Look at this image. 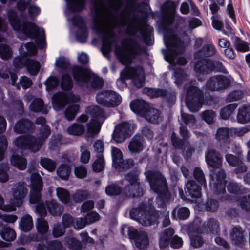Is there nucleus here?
<instances>
[{
    "label": "nucleus",
    "instance_id": "obj_1",
    "mask_svg": "<svg viewBox=\"0 0 250 250\" xmlns=\"http://www.w3.org/2000/svg\"><path fill=\"white\" fill-rule=\"evenodd\" d=\"M94 8L95 16L91 28L101 38L103 53L104 55H108L111 51L113 46L115 44V53L120 62L124 64L131 63L132 59L141 52L138 42L133 39L125 40L132 42L131 44L128 45L129 48L125 44V41L122 42L123 47L116 45L117 40L114 32L112 30L106 29L105 27L107 21L106 14L102 11L100 6L97 4L94 5Z\"/></svg>",
    "mask_w": 250,
    "mask_h": 250
},
{
    "label": "nucleus",
    "instance_id": "obj_2",
    "mask_svg": "<svg viewBox=\"0 0 250 250\" xmlns=\"http://www.w3.org/2000/svg\"><path fill=\"white\" fill-rule=\"evenodd\" d=\"M9 21L13 29L23 34L25 37L36 40L39 48L43 49L46 45L45 31L33 22L27 21L26 16L21 14L20 16L13 10L7 13Z\"/></svg>",
    "mask_w": 250,
    "mask_h": 250
},
{
    "label": "nucleus",
    "instance_id": "obj_3",
    "mask_svg": "<svg viewBox=\"0 0 250 250\" xmlns=\"http://www.w3.org/2000/svg\"><path fill=\"white\" fill-rule=\"evenodd\" d=\"M32 190L30 194V202L32 204L39 203L36 206V211L41 217L46 215L48 212L53 216L60 215L63 211V207L55 200L46 201L45 205L40 203L41 199V191L42 189L43 183L42 177L38 173H33L31 176Z\"/></svg>",
    "mask_w": 250,
    "mask_h": 250
},
{
    "label": "nucleus",
    "instance_id": "obj_4",
    "mask_svg": "<svg viewBox=\"0 0 250 250\" xmlns=\"http://www.w3.org/2000/svg\"><path fill=\"white\" fill-rule=\"evenodd\" d=\"M205 159L208 165L210 167L209 185L213 186L214 192L217 195H222L226 192V173L222 167L221 155L213 149L208 150L205 155Z\"/></svg>",
    "mask_w": 250,
    "mask_h": 250
},
{
    "label": "nucleus",
    "instance_id": "obj_5",
    "mask_svg": "<svg viewBox=\"0 0 250 250\" xmlns=\"http://www.w3.org/2000/svg\"><path fill=\"white\" fill-rule=\"evenodd\" d=\"M71 73L76 83L84 90L99 89L104 86L102 78L82 66H73Z\"/></svg>",
    "mask_w": 250,
    "mask_h": 250
},
{
    "label": "nucleus",
    "instance_id": "obj_6",
    "mask_svg": "<svg viewBox=\"0 0 250 250\" xmlns=\"http://www.w3.org/2000/svg\"><path fill=\"white\" fill-rule=\"evenodd\" d=\"M145 174L150 189L158 194V199L161 201V204L164 205L170 202L171 194L168 190L166 179L162 173L157 171L149 170Z\"/></svg>",
    "mask_w": 250,
    "mask_h": 250
},
{
    "label": "nucleus",
    "instance_id": "obj_7",
    "mask_svg": "<svg viewBox=\"0 0 250 250\" xmlns=\"http://www.w3.org/2000/svg\"><path fill=\"white\" fill-rule=\"evenodd\" d=\"M28 193V189L24 183L15 184L13 188L12 198L9 201V205H4V199L0 195V209L6 211L16 210V207H20L23 203V199Z\"/></svg>",
    "mask_w": 250,
    "mask_h": 250
},
{
    "label": "nucleus",
    "instance_id": "obj_8",
    "mask_svg": "<svg viewBox=\"0 0 250 250\" xmlns=\"http://www.w3.org/2000/svg\"><path fill=\"white\" fill-rule=\"evenodd\" d=\"M86 113L90 114L93 119L86 125L87 140L96 137L100 132L101 125L99 122L104 120V112L98 106H91L86 109Z\"/></svg>",
    "mask_w": 250,
    "mask_h": 250
},
{
    "label": "nucleus",
    "instance_id": "obj_9",
    "mask_svg": "<svg viewBox=\"0 0 250 250\" xmlns=\"http://www.w3.org/2000/svg\"><path fill=\"white\" fill-rule=\"evenodd\" d=\"M163 39L165 44L168 50L166 57L167 56L170 61H174L177 55L184 52V42L171 30L169 31L168 34L164 33Z\"/></svg>",
    "mask_w": 250,
    "mask_h": 250
},
{
    "label": "nucleus",
    "instance_id": "obj_10",
    "mask_svg": "<svg viewBox=\"0 0 250 250\" xmlns=\"http://www.w3.org/2000/svg\"><path fill=\"white\" fill-rule=\"evenodd\" d=\"M121 80L117 83H122L125 84V80L132 79V82L137 88L142 87L145 83L144 71L141 66L126 67L120 73Z\"/></svg>",
    "mask_w": 250,
    "mask_h": 250
},
{
    "label": "nucleus",
    "instance_id": "obj_11",
    "mask_svg": "<svg viewBox=\"0 0 250 250\" xmlns=\"http://www.w3.org/2000/svg\"><path fill=\"white\" fill-rule=\"evenodd\" d=\"M203 93L197 87L190 85L186 91V103L189 110L192 112L198 111L202 106Z\"/></svg>",
    "mask_w": 250,
    "mask_h": 250
},
{
    "label": "nucleus",
    "instance_id": "obj_12",
    "mask_svg": "<svg viewBox=\"0 0 250 250\" xmlns=\"http://www.w3.org/2000/svg\"><path fill=\"white\" fill-rule=\"evenodd\" d=\"M130 184L123 189V194L126 197H140L143 195L144 191L140 183L138 181V175L136 171H131L125 176Z\"/></svg>",
    "mask_w": 250,
    "mask_h": 250
},
{
    "label": "nucleus",
    "instance_id": "obj_13",
    "mask_svg": "<svg viewBox=\"0 0 250 250\" xmlns=\"http://www.w3.org/2000/svg\"><path fill=\"white\" fill-rule=\"evenodd\" d=\"M127 232V235L131 240L134 241L136 247L139 249H144L148 245L149 241L147 233L144 231H138L133 227L123 226L121 229L122 235H125L124 231Z\"/></svg>",
    "mask_w": 250,
    "mask_h": 250
},
{
    "label": "nucleus",
    "instance_id": "obj_14",
    "mask_svg": "<svg viewBox=\"0 0 250 250\" xmlns=\"http://www.w3.org/2000/svg\"><path fill=\"white\" fill-rule=\"evenodd\" d=\"M97 103L104 106L113 107L118 106L122 102L121 96L112 90H103L96 95Z\"/></svg>",
    "mask_w": 250,
    "mask_h": 250
},
{
    "label": "nucleus",
    "instance_id": "obj_15",
    "mask_svg": "<svg viewBox=\"0 0 250 250\" xmlns=\"http://www.w3.org/2000/svg\"><path fill=\"white\" fill-rule=\"evenodd\" d=\"M144 91L151 98H162L169 106L173 104L176 101V92L171 89L145 88Z\"/></svg>",
    "mask_w": 250,
    "mask_h": 250
},
{
    "label": "nucleus",
    "instance_id": "obj_16",
    "mask_svg": "<svg viewBox=\"0 0 250 250\" xmlns=\"http://www.w3.org/2000/svg\"><path fill=\"white\" fill-rule=\"evenodd\" d=\"M16 147L21 149H29L36 152L41 148V143L38 142L36 137L32 135H21L18 137L14 141Z\"/></svg>",
    "mask_w": 250,
    "mask_h": 250
},
{
    "label": "nucleus",
    "instance_id": "obj_17",
    "mask_svg": "<svg viewBox=\"0 0 250 250\" xmlns=\"http://www.w3.org/2000/svg\"><path fill=\"white\" fill-rule=\"evenodd\" d=\"M128 27L130 28V34L132 35H135L139 32L146 44L151 45L153 44L154 41L152 39V36L154 30L152 27L146 24L141 27L140 24L136 23L133 25L129 24Z\"/></svg>",
    "mask_w": 250,
    "mask_h": 250
},
{
    "label": "nucleus",
    "instance_id": "obj_18",
    "mask_svg": "<svg viewBox=\"0 0 250 250\" xmlns=\"http://www.w3.org/2000/svg\"><path fill=\"white\" fill-rule=\"evenodd\" d=\"M229 79L222 75L210 77L206 83L207 89L211 91H220L225 89L230 85Z\"/></svg>",
    "mask_w": 250,
    "mask_h": 250
},
{
    "label": "nucleus",
    "instance_id": "obj_19",
    "mask_svg": "<svg viewBox=\"0 0 250 250\" xmlns=\"http://www.w3.org/2000/svg\"><path fill=\"white\" fill-rule=\"evenodd\" d=\"M26 51H21L20 57H16L13 60V64L17 68H21L26 66L29 56L35 55L37 53L35 44L33 42H29L24 44Z\"/></svg>",
    "mask_w": 250,
    "mask_h": 250
},
{
    "label": "nucleus",
    "instance_id": "obj_20",
    "mask_svg": "<svg viewBox=\"0 0 250 250\" xmlns=\"http://www.w3.org/2000/svg\"><path fill=\"white\" fill-rule=\"evenodd\" d=\"M71 21L73 25L78 27L76 33V40L81 43L86 42L88 36V32L84 20L81 16L75 15L72 17Z\"/></svg>",
    "mask_w": 250,
    "mask_h": 250
},
{
    "label": "nucleus",
    "instance_id": "obj_21",
    "mask_svg": "<svg viewBox=\"0 0 250 250\" xmlns=\"http://www.w3.org/2000/svg\"><path fill=\"white\" fill-rule=\"evenodd\" d=\"M80 98L73 94L67 95L63 93H57L53 95L52 98V104L56 110L62 109L67 104L69 101L73 103L79 101Z\"/></svg>",
    "mask_w": 250,
    "mask_h": 250
},
{
    "label": "nucleus",
    "instance_id": "obj_22",
    "mask_svg": "<svg viewBox=\"0 0 250 250\" xmlns=\"http://www.w3.org/2000/svg\"><path fill=\"white\" fill-rule=\"evenodd\" d=\"M131 125L123 122L117 125L112 134V139L117 143H122L131 135Z\"/></svg>",
    "mask_w": 250,
    "mask_h": 250
},
{
    "label": "nucleus",
    "instance_id": "obj_23",
    "mask_svg": "<svg viewBox=\"0 0 250 250\" xmlns=\"http://www.w3.org/2000/svg\"><path fill=\"white\" fill-rule=\"evenodd\" d=\"M143 215L139 218V222L143 226H149L158 224L160 217L159 212L154 209L150 208L148 210L146 209Z\"/></svg>",
    "mask_w": 250,
    "mask_h": 250
},
{
    "label": "nucleus",
    "instance_id": "obj_24",
    "mask_svg": "<svg viewBox=\"0 0 250 250\" xmlns=\"http://www.w3.org/2000/svg\"><path fill=\"white\" fill-rule=\"evenodd\" d=\"M195 62L194 69L196 72L201 74H208L213 71L212 61L207 58L198 59Z\"/></svg>",
    "mask_w": 250,
    "mask_h": 250
},
{
    "label": "nucleus",
    "instance_id": "obj_25",
    "mask_svg": "<svg viewBox=\"0 0 250 250\" xmlns=\"http://www.w3.org/2000/svg\"><path fill=\"white\" fill-rule=\"evenodd\" d=\"M180 134L183 137V139H180L174 132L172 133L171 135L172 145L176 149L182 148L184 144V140L188 139L190 136V133L187 128L183 125H181L180 127Z\"/></svg>",
    "mask_w": 250,
    "mask_h": 250
},
{
    "label": "nucleus",
    "instance_id": "obj_26",
    "mask_svg": "<svg viewBox=\"0 0 250 250\" xmlns=\"http://www.w3.org/2000/svg\"><path fill=\"white\" fill-rule=\"evenodd\" d=\"M35 127L34 123L30 120L22 119L16 123L14 127V131L17 134L31 133Z\"/></svg>",
    "mask_w": 250,
    "mask_h": 250
},
{
    "label": "nucleus",
    "instance_id": "obj_27",
    "mask_svg": "<svg viewBox=\"0 0 250 250\" xmlns=\"http://www.w3.org/2000/svg\"><path fill=\"white\" fill-rule=\"evenodd\" d=\"M131 110L135 113L144 117L149 109L148 104L143 100L137 99L130 104Z\"/></svg>",
    "mask_w": 250,
    "mask_h": 250
},
{
    "label": "nucleus",
    "instance_id": "obj_28",
    "mask_svg": "<svg viewBox=\"0 0 250 250\" xmlns=\"http://www.w3.org/2000/svg\"><path fill=\"white\" fill-rule=\"evenodd\" d=\"M201 229L203 233L216 234L219 231V223L215 218H209L203 223Z\"/></svg>",
    "mask_w": 250,
    "mask_h": 250
},
{
    "label": "nucleus",
    "instance_id": "obj_29",
    "mask_svg": "<svg viewBox=\"0 0 250 250\" xmlns=\"http://www.w3.org/2000/svg\"><path fill=\"white\" fill-rule=\"evenodd\" d=\"M216 137L222 148H229L230 139L229 137V128L227 127L219 128L216 132Z\"/></svg>",
    "mask_w": 250,
    "mask_h": 250
},
{
    "label": "nucleus",
    "instance_id": "obj_30",
    "mask_svg": "<svg viewBox=\"0 0 250 250\" xmlns=\"http://www.w3.org/2000/svg\"><path fill=\"white\" fill-rule=\"evenodd\" d=\"M38 219L36 227L38 234L37 235L36 241H42L47 239L46 233L48 232L49 226L48 222L44 219Z\"/></svg>",
    "mask_w": 250,
    "mask_h": 250
},
{
    "label": "nucleus",
    "instance_id": "obj_31",
    "mask_svg": "<svg viewBox=\"0 0 250 250\" xmlns=\"http://www.w3.org/2000/svg\"><path fill=\"white\" fill-rule=\"evenodd\" d=\"M216 52L215 46L209 43L204 45L201 49L195 52L194 55L196 59L206 58L214 56Z\"/></svg>",
    "mask_w": 250,
    "mask_h": 250
},
{
    "label": "nucleus",
    "instance_id": "obj_32",
    "mask_svg": "<svg viewBox=\"0 0 250 250\" xmlns=\"http://www.w3.org/2000/svg\"><path fill=\"white\" fill-rule=\"evenodd\" d=\"M144 118L149 123L158 124L163 121V115L158 109L150 108Z\"/></svg>",
    "mask_w": 250,
    "mask_h": 250
},
{
    "label": "nucleus",
    "instance_id": "obj_33",
    "mask_svg": "<svg viewBox=\"0 0 250 250\" xmlns=\"http://www.w3.org/2000/svg\"><path fill=\"white\" fill-rule=\"evenodd\" d=\"M185 192L192 198H199L201 195V188L194 180H189L186 184Z\"/></svg>",
    "mask_w": 250,
    "mask_h": 250
},
{
    "label": "nucleus",
    "instance_id": "obj_34",
    "mask_svg": "<svg viewBox=\"0 0 250 250\" xmlns=\"http://www.w3.org/2000/svg\"><path fill=\"white\" fill-rule=\"evenodd\" d=\"M174 234V230L172 228H169L160 234L159 246L160 248H165L170 244V241Z\"/></svg>",
    "mask_w": 250,
    "mask_h": 250
},
{
    "label": "nucleus",
    "instance_id": "obj_35",
    "mask_svg": "<svg viewBox=\"0 0 250 250\" xmlns=\"http://www.w3.org/2000/svg\"><path fill=\"white\" fill-rule=\"evenodd\" d=\"M174 234V230L172 228H169L160 234L159 246L160 248H165L170 244V241Z\"/></svg>",
    "mask_w": 250,
    "mask_h": 250
},
{
    "label": "nucleus",
    "instance_id": "obj_36",
    "mask_svg": "<svg viewBox=\"0 0 250 250\" xmlns=\"http://www.w3.org/2000/svg\"><path fill=\"white\" fill-rule=\"evenodd\" d=\"M174 234V230L172 228H169L160 234L159 246L160 248H165L170 244V241Z\"/></svg>",
    "mask_w": 250,
    "mask_h": 250
},
{
    "label": "nucleus",
    "instance_id": "obj_37",
    "mask_svg": "<svg viewBox=\"0 0 250 250\" xmlns=\"http://www.w3.org/2000/svg\"><path fill=\"white\" fill-rule=\"evenodd\" d=\"M143 138L140 135L134 136L128 145V149L132 153H137L143 150Z\"/></svg>",
    "mask_w": 250,
    "mask_h": 250
},
{
    "label": "nucleus",
    "instance_id": "obj_38",
    "mask_svg": "<svg viewBox=\"0 0 250 250\" xmlns=\"http://www.w3.org/2000/svg\"><path fill=\"white\" fill-rule=\"evenodd\" d=\"M189 215V209L186 207L175 208L171 212L172 218L176 220H186Z\"/></svg>",
    "mask_w": 250,
    "mask_h": 250
},
{
    "label": "nucleus",
    "instance_id": "obj_39",
    "mask_svg": "<svg viewBox=\"0 0 250 250\" xmlns=\"http://www.w3.org/2000/svg\"><path fill=\"white\" fill-rule=\"evenodd\" d=\"M0 235L1 238L7 241H13L16 237L14 230L0 222Z\"/></svg>",
    "mask_w": 250,
    "mask_h": 250
},
{
    "label": "nucleus",
    "instance_id": "obj_40",
    "mask_svg": "<svg viewBox=\"0 0 250 250\" xmlns=\"http://www.w3.org/2000/svg\"><path fill=\"white\" fill-rule=\"evenodd\" d=\"M230 238L236 245L239 246L242 244L244 242V235L242 228L237 226L232 228Z\"/></svg>",
    "mask_w": 250,
    "mask_h": 250
},
{
    "label": "nucleus",
    "instance_id": "obj_41",
    "mask_svg": "<svg viewBox=\"0 0 250 250\" xmlns=\"http://www.w3.org/2000/svg\"><path fill=\"white\" fill-rule=\"evenodd\" d=\"M63 245L59 240H51L46 242L45 245L39 244L37 246V250H62Z\"/></svg>",
    "mask_w": 250,
    "mask_h": 250
},
{
    "label": "nucleus",
    "instance_id": "obj_42",
    "mask_svg": "<svg viewBox=\"0 0 250 250\" xmlns=\"http://www.w3.org/2000/svg\"><path fill=\"white\" fill-rule=\"evenodd\" d=\"M30 109L34 112H41L42 114H47V110L44 106L43 100L40 98H35L31 102Z\"/></svg>",
    "mask_w": 250,
    "mask_h": 250
},
{
    "label": "nucleus",
    "instance_id": "obj_43",
    "mask_svg": "<svg viewBox=\"0 0 250 250\" xmlns=\"http://www.w3.org/2000/svg\"><path fill=\"white\" fill-rule=\"evenodd\" d=\"M237 121L240 124H245L250 122V106H244L239 109L237 115Z\"/></svg>",
    "mask_w": 250,
    "mask_h": 250
},
{
    "label": "nucleus",
    "instance_id": "obj_44",
    "mask_svg": "<svg viewBox=\"0 0 250 250\" xmlns=\"http://www.w3.org/2000/svg\"><path fill=\"white\" fill-rule=\"evenodd\" d=\"M147 208V205L146 203H141L138 207L133 208L130 211V217L139 221V218L143 215L146 209Z\"/></svg>",
    "mask_w": 250,
    "mask_h": 250
},
{
    "label": "nucleus",
    "instance_id": "obj_45",
    "mask_svg": "<svg viewBox=\"0 0 250 250\" xmlns=\"http://www.w3.org/2000/svg\"><path fill=\"white\" fill-rule=\"evenodd\" d=\"M175 77V84L178 87H181L183 85H186L188 83V75L182 69H177L174 72Z\"/></svg>",
    "mask_w": 250,
    "mask_h": 250
},
{
    "label": "nucleus",
    "instance_id": "obj_46",
    "mask_svg": "<svg viewBox=\"0 0 250 250\" xmlns=\"http://www.w3.org/2000/svg\"><path fill=\"white\" fill-rule=\"evenodd\" d=\"M11 164L21 170H24L26 167V159L19 155H13L10 159Z\"/></svg>",
    "mask_w": 250,
    "mask_h": 250
},
{
    "label": "nucleus",
    "instance_id": "obj_47",
    "mask_svg": "<svg viewBox=\"0 0 250 250\" xmlns=\"http://www.w3.org/2000/svg\"><path fill=\"white\" fill-rule=\"evenodd\" d=\"M26 67L31 75L36 76L40 70L41 64L38 61L29 58Z\"/></svg>",
    "mask_w": 250,
    "mask_h": 250
},
{
    "label": "nucleus",
    "instance_id": "obj_48",
    "mask_svg": "<svg viewBox=\"0 0 250 250\" xmlns=\"http://www.w3.org/2000/svg\"><path fill=\"white\" fill-rule=\"evenodd\" d=\"M87 0H71L67 6L71 12H80L84 9Z\"/></svg>",
    "mask_w": 250,
    "mask_h": 250
},
{
    "label": "nucleus",
    "instance_id": "obj_49",
    "mask_svg": "<svg viewBox=\"0 0 250 250\" xmlns=\"http://www.w3.org/2000/svg\"><path fill=\"white\" fill-rule=\"evenodd\" d=\"M65 245L70 250H82L83 248L82 242L74 237L66 238Z\"/></svg>",
    "mask_w": 250,
    "mask_h": 250
},
{
    "label": "nucleus",
    "instance_id": "obj_50",
    "mask_svg": "<svg viewBox=\"0 0 250 250\" xmlns=\"http://www.w3.org/2000/svg\"><path fill=\"white\" fill-rule=\"evenodd\" d=\"M20 226L21 229L24 232L29 231L33 226L32 217L28 214L23 216L20 221Z\"/></svg>",
    "mask_w": 250,
    "mask_h": 250
},
{
    "label": "nucleus",
    "instance_id": "obj_51",
    "mask_svg": "<svg viewBox=\"0 0 250 250\" xmlns=\"http://www.w3.org/2000/svg\"><path fill=\"white\" fill-rule=\"evenodd\" d=\"M105 193L109 196H117L120 194H122L125 198V195L123 194V189L116 184H112L108 185L105 188Z\"/></svg>",
    "mask_w": 250,
    "mask_h": 250
},
{
    "label": "nucleus",
    "instance_id": "obj_52",
    "mask_svg": "<svg viewBox=\"0 0 250 250\" xmlns=\"http://www.w3.org/2000/svg\"><path fill=\"white\" fill-rule=\"evenodd\" d=\"M85 126L83 125L74 123L67 128L68 134L75 136H81L85 131Z\"/></svg>",
    "mask_w": 250,
    "mask_h": 250
},
{
    "label": "nucleus",
    "instance_id": "obj_53",
    "mask_svg": "<svg viewBox=\"0 0 250 250\" xmlns=\"http://www.w3.org/2000/svg\"><path fill=\"white\" fill-rule=\"evenodd\" d=\"M237 106V104L233 103L223 107L220 111V116L221 118L224 120L229 119Z\"/></svg>",
    "mask_w": 250,
    "mask_h": 250
},
{
    "label": "nucleus",
    "instance_id": "obj_54",
    "mask_svg": "<svg viewBox=\"0 0 250 250\" xmlns=\"http://www.w3.org/2000/svg\"><path fill=\"white\" fill-rule=\"evenodd\" d=\"M73 86V81L71 76L68 74H63L61 78V86L62 90L69 91Z\"/></svg>",
    "mask_w": 250,
    "mask_h": 250
},
{
    "label": "nucleus",
    "instance_id": "obj_55",
    "mask_svg": "<svg viewBox=\"0 0 250 250\" xmlns=\"http://www.w3.org/2000/svg\"><path fill=\"white\" fill-rule=\"evenodd\" d=\"M80 109V106L76 104H70L66 109L64 115L66 118L71 121L74 119Z\"/></svg>",
    "mask_w": 250,
    "mask_h": 250
},
{
    "label": "nucleus",
    "instance_id": "obj_56",
    "mask_svg": "<svg viewBox=\"0 0 250 250\" xmlns=\"http://www.w3.org/2000/svg\"><path fill=\"white\" fill-rule=\"evenodd\" d=\"M113 164L117 167L118 166H122L121 162L123 161V154L122 151L117 147H113L111 151Z\"/></svg>",
    "mask_w": 250,
    "mask_h": 250
},
{
    "label": "nucleus",
    "instance_id": "obj_57",
    "mask_svg": "<svg viewBox=\"0 0 250 250\" xmlns=\"http://www.w3.org/2000/svg\"><path fill=\"white\" fill-rule=\"evenodd\" d=\"M70 167L66 164L60 165L57 169L58 176L62 180H67L70 173Z\"/></svg>",
    "mask_w": 250,
    "mask_h": 250
},
{
    "label": "nucleus",
    "instance_id": "obj_58",
    "mask_svg": "<svg viewBox=\"0 0 250 250\" xmlns=\"http://www.w3.org/2000/svg\"><path fill=\"white\" fill-rule=\"evenodd\" d=\"M40 133L41 136L36 138V140H37L38 142L40 141L41 147L43 142L48 138L51 133L50 127L47 125H42L40 128Z\"/></svg>",
    "mask_w": 250,
    "mask_h": 250
},
{
    "label": "nucleus",
    "instance_id": "obj_59",
    "mask_svg": "<svg viewBox=\"0 0 250 250\" xmlns=\"http://www.w3.org/2000/svg\"><path fill=\"white\" fill-rule=\"evenodd\" d=\"M56 194L59 199L64 204H67L70 201L69 192L64 188H58L56 189Z\"/></svg>",
    "mask_w": 250,
    "mask_h": 250
},
{
    "label": "nucleus",
    "instance_id": "obj_60",
    "mask_svg": "<svg viewBox=\"0 0 250 250\" xmlns=\"http://www.w3.org/2000/svg\"><path fill=\"white\" fill-rule=\"evenodd\" d=\"M40 163L43 168L50 172L54 171L56 167V162L48 158H41Z\"/></svg>",
    "mask_w": 250,
    "mask_h": 250
},
{
    "label": "nucleus",
    "instance_id": "obj_61",
    "mask_svg": "<svg viewBox=\"0 0 250 250\" xmlns=\"http://www.w3.org/2000/svg\"><path fill=\"white\" fill-rule=\"evenodd\" d=\"M177 5V4L172 0H167L163 4L162 10L167 14L172 15L174 14Z\"/></svg>",
    "mask_w": 250,
    "mask_h": 250
},
{
    "label": "nucleus",
    "instance_id": "obj_62",
    "mask_svg": "<svg viewBox=\"0 0 250 250\" xmlns=\"http://www.w3.org/2000/svg\"><path fill=\"white\" fill-rule=\"evenodd\" d=\"M193 176L198 183L201 185L203 186L204 188L206 189L207 188V183L204 174L200 168L196 167L194 168Z\"/></svg>",
    "mask_w": 250,
    "mask_h": 250
},
{
    "label": "nucleus",
    "instance_id": "obj_63",
    "mask_svg": "<svg viewBox=\"0 0 250 250\" xmlns=\"http://www.w3.org/2000/svg\"><path fill=\"white\" fill-rule=\"evenodd\" d=\"M228 191L231 193L238 194L242 193L244 190V188L234 182H229L227 185Z\"/></svg>",
    "mask_w": 250,
    "mask_h": 250
},
{
    "label": "nucleus",
    "instance_id": "obj_64",
    "mask_svg": "<svg viewBox=\"0 0 250 250\" xmlns=\"http://www.w3.org/2000/svg\"><path fill=\"white\" fill-rule=\"evenodd\" d=\"M47 91H50L57 87L59 84V81L54 76L49 77L44 83Z\"/></svg>",
    "mask_w": 250,
    "mask_h": 250
}]
</instances>
